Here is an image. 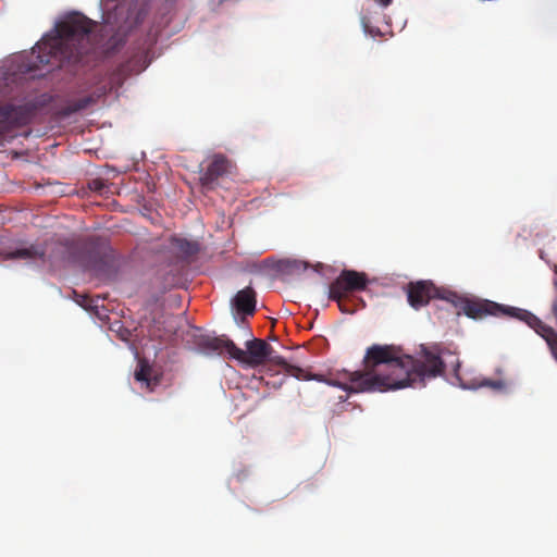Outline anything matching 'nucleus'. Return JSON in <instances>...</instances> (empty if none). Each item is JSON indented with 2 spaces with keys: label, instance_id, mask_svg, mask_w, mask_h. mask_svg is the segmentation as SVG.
Listing matches in <instances>:
<instances>
[{
  "label": "nucleus",
  "instance_id": "f257e3e1",
  "mask_svg": "<svg viewBox=\"0 0 557 557\" xmlns=\"http://www.w3.org/2000/svg\"><path fill=\"white\" fill-rule=\"evenodd\" d=\"M394 345L374 344L367 348L362 370L349 374L352 393L387 392L408 386H424L426 380L445 372L442 349L437 345H420L414 356L401 355Z\"/></svg>",
  "mask_w": 557,
  "mask_h": 557
},
{
  "label": "nucleus",
  "instance_id": "f03ea898",
  "mask_svg": "<svg viewBox=\"0 0 557 557\" xmlns=\"http://www.w3.org/2000/svg\"><path fill=\"white\" fill-rule=\"evenodd\" d=\"M95 26L96 23L82 13H69L33 48L27 70L36 71L46 65L61 67L81 62L83 55L96 48L92 42Z\"/></svg>",
  "mask_w": 557,
  "mask_h": 557
},
{
  "label": "nucleus",
  "instance_id": "7ed1b4c3",
  "mask_svg": "<svg viewBox=\"0 0 557 557\" xmlns=\"http://www.w3.org/2000/svg\"><path fill=\"white\" fill-rule=\"evenodd\" d=\"M369 280L367 274L355 270H343L341 274L331 283L329 287V298L335 300L338 308L344 313H354L357 310L355 301H359L362 307L364 302L360 298L350 297L355 292L364 290Z\"/></svg>",
  "mask_w": 557,
  "mask_h": 557
},
{
  "label": "nucleus",
  "instance_id": "20e7f679",
  "mask_svg": "<svg viewBox=\"0 0 557 557\" xmlns=\"http://www.w3.org/2000/svg\"><path fill=\"white\" fill-rule=\"evenodd\" d=\"M450 297L448 299L471 319H482L486 315L509 317L513 311L512 307H505L491 300L462 298L456 294H450Z\"/></svg>",
  "mask_w": 557,
  "mask_h": 557
},
{
  "label": "nucleus",
  "instance_id": "39448f33",
  "mask_svg": "<svg viewBox=\"0 0 557 557\" xmlns=\"http://www.w3.org/2000/svg\"><path fill=\"white\" fill-rule=\"evenodd\" d=\"M36 113V107L33 104H4L0 107V139L16 128L26 126L30 123Z\"/></svg>",
  "mask_w": 557,
  "mask_h": 557
},
{
  "label": "nucleus",
  "instance_id": "423d86ee",
  "mask_svg": "<svg viewBox=\"0 0 557 557\" xmlns=\"http://www.w3.org/2000/svg\"><path fill=\"white\" fill-rule=\"evenodd\" d=\"M234 354V359L250 368H257L268 361L273 347L263 339L253 338L246 342V350L240 349L235 344L230 345Z\"/></svg>",
  "mask_w": 557,
  "mask_h": 557
},
{
  "label": "nucleus",
  "instance_id": "0eeeda50",
  "mask_svg": "<svg viewBox=\"0 0 557 557\" xmlns=\"http://www.w3.org/2000/svg\"><path fill=\"white\" fill-rule=\"evenodd\" d=\"M231 163L222 153L212 156L210 163L200 171V185L203 190H213L219 185V180L230 171Z\"/></svg>",
  "mask_w": 557,
  "mask_h": 557
},
{
  "label": "nucleus",
  "instance_id": "6e6552de",
  "mask_svg": "<svg viewBox=\"0 0 557 557\" xmlns=\"http://www.w3.org/2000/svg\"><path fill=\"white\" fill-rule=\"evenodd\" d=\"M148 63L147 52L145 50L136 51L126 62L113 71L110 77L111 84L121 86L127 76L140 73L148 66Z\"/></svg>",
  "mask_w": 557,
  "mask_h": 557
},
{
  "label": "nucleus",
  "instance_id": "1a4fd4ad",
  "mask_svg": "<svg viewBox=\"0 0 557 557\" xmlns=\"http://www.w3.org/2000/svg\"><path fill=\"white\" fill-rule=\"evenodd\" d=\"M437 297L445 298L431 282L420 281L408 285V301L414 309L428 305L431 299Z\"/></svg>",
  "mask_w": 557,
  "mask_h": 557
},
{
  "label": "nucleus",
  "instance_id": "9d476101",
  "mask_svg": "<svg viewBox=\"0 0 557 557\" xmlns=\"http://www.w3.org/2000/svg\"><path fill=\"white\" fill-rule=\"evenodd\" d=\"M178 317L169 313H161L153 319V324L149 330V334L153 338L168 341L176 334L180 322Z\"/></svg>",
  "mask_w": 557,
  "mask_h": 557
},
{
  "label": "nucleus",
  "instance_id": "9b49d317",
  "mask_svg": "<svg viewBox=\"0 0 557 557\" xmlns=\"http://www.w3.org/2000/svg\"><path fill=\"white\" fill-rule=\"evenodd\" d=\"M268 360L276 366H280L286 374L292 375V376L296 377L297 380L322 381V375L310 374V372L307 369H302L300 367H297V366H294V364L287 362L282 356H273L271 354V356H270V358H268Z\"/></svg>",
  "mask_w": 557,
  "mask_h": 557
},
{
  "label": "nucleus",
  "instance_id": "f8f14e48",
  "mask_svg": "<svg viewBox=\"0 0 557 557\" xmlns=\"http://www.w3.org/2000/svg\"><path fill=\"white\" fill-rule=\"evenodd\" d=\"M256 302V293L250 286L239 290L234 297V305L237 311L247 315L255 313Z\"/></svg>",
  "mask_w": 557,
  "mask_h": 557
},
{
  "label": "nucleus",
  "instance_id": "ddd939ff",
  "mask_svg": "<svg viewBox=\"0 0 557 557\" xmlns=\"http://www.w3.org/2000/svg\"><path fill=\"white\" fill-rule=\"evenodd\" d=\"M152 369L149 363L145 360H140L135 370L134 377L137 382H140L146 389L152 392L153 388L159 384L157 376L152 377Z\"/></svg>",
  "mask_w": 557,
  "mask_h": 557
},
{
  "label": "nucleus",
  "instance_id": "4468645a",
  "mask_svg": "<svg viewBox=\"0 0 557 557\" xmlns=\"http://www.w3.org/2000/svg\"><path fill=\"white\" fill-rule=\"evenodd\" d=\"M0 255L9 259H36L42 258L45 256V250L36 246H30L28 248L15 250H1Z\"/></svg>",
  "mask_w": 557,
  "mask_h": 557
},
{
  "label": "nucleus",
  "instance_id": "2eb2a0df",
  "mask_svg": "<svg viewBox=\"0 0 557 557\" xmlns=\"http://www.w3.org/2000/svg\"><path fill=\"white\" fill-rule=\"evenodd\" d=\"M231 344L235 343L225 336L207 337L201 343V345L205 348L213 351L221 352L222 350H225L228 354L230 358L234 359L233 350L230 347Z\"/></svg>",
  "mask_w": 557,
  "mask_h": 557
},
{
  "label": "nucleus",
  "instance_id": "dca6fc26",
  "mask_svg": "<svg viewBox=\"0 0 557 557\" xmlns=\"http://www.w3.org/2000/svg\"><path fill=\"white\" fill-rule=\"evenodd\" d=\"M172 246L184 257L195 256L199 251L198 244L185 238L173 237Z\"/></svg>",
  "mask_w": 557,
  "mask_h": 557
},
{
  "label": "nucleus",
  "instance_id": "f3484780",
  "mask_svg": "<svg viewBox=\"0 0 557 557\" xmlns=\"http://www.w3.org/2000/svg\"><path fill=\"white\" fill-rule=\"evenodd\" d=\"M100 95H88L82 98L75 99L67 104L69 113L78 112L87 109L88 107L95 104L99 99Z\"/></svg>",
  "mask_w": 557,
  "mask_h": 557
},
{
  "label": "nucleus",
  "instance_id": "a211bd4d",
  "mask_svg": "<svg viewBox=\"0 0 557 557\" xmlns=\"http://www.w3.org/2000/svg\"><path fill=\"white\" fill-rule=\"evenodd\" d=\"M110 256L98 251L89 255L87 267L96 273H101L109 263Z\"/></svg>",
  "mask_w": 557,
  "mask_h": 557
},
{
  "label": "nucleus",
  "instance_id": "6ab92c4d",
  "mask_svg": "<svg viewBox=\"0 0 557 557\" xmlns=\"http://www.w3.org/2000/svg\"><path fill=\"white\" fill-rule=\"evenodd\" d=\"M362 27L367 34L372 37H383L385 32H382L379 27H374L371 25L370 18L367 16H362L361 18Z\"/></svg>",
  "mask_w": 557,
  "mask_h": 557
},
{
  "label": "nucleus",
  "instance_id": "aec40b11",
  "mask_svg": "<svg viewBox=\"0 0 557 557\" xmlns=\"http://www.w3.org/2000/svg\"><path fill=\"white\" fill-rule=\"evenodd\" d=\"M88 186L91 190L100 193V194L107 188L106 183L100 178L90 181L88 183Z\"/></svg>",
  "mask_w": 557,
  "mask_h": 557
},
{
  "label": "nucleus",
  "instance_id": "412c9836",
  "mask_svg": "<svg viewBox=\"0 0 557 557\" xmlns=\"http://www.w3.org/2000/svg\"><path fill=\"white\" fill-rule=\"evenodd\" d=\"M480 387H491L493 389H500L504 387V383L502 381H494V380H483L478 385Z\"/></svg>",
  "mask_w": 557,
  "mask_h": 557
},
{
  "label": "nucleus",
  "instance_id": "4be33fe9",
  "mask_svg": "<svg viewBox=\"0 0 557 557\" xmlns=\"http://www.w3.org/2000/svg\"><path fill=\"white\" fill-rule=\"evenodd\" d=\"M375 2H377L380 5L386 8L393 2V0H375Z\"/></svg>",
  "mask_w": 557,
  "mask_h": 557
},
{
  "label": "nucleus",
  "instance_id": "5701e85b",
  "mask_svg": "<svg viewBox=\"0 0 557 557\" xmlns=\"http://www.w3.org/2000/svg\"><path fill=\"white\" fill-rule=\"evenodd\" d=\"M458 367H459V361H458V359H456V368H458Z\"/></svg>",
  "mask_w": 557,
  "mask_h": 557
}]
</instances>
